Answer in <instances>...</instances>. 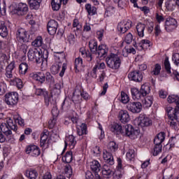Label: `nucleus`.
Segmentation results:
<instances>
[{"label":"nucleus","mask_w":179,"mask_h":179,"mask_svg":"<svg viewBox=\"0 0 179 179\" xmlns=\"http://www.w3.org/2000/svg\"><path fill=\"white\" fill-rule=\"evenodd\" d=\"M36 96H43L45 99V103H48V106L50 105V100L51 98L48 96V92L45 89L38 88L36 90Z\"/></svg>","instance_id":"nucleus-25"},{"label":"nucleus","mask_w":179,"mask_h":179,"mask_svg":"<svg viewBox=\"0 0 179 179\" xmlns=\"http://www.w3.org/2000/svg\"><path fill=\"white\" fill-rule=\"evenodd\" d=\"M54 57L56 64H62V61L65 59V53L64 52H54Z\"/></svg>","instance_id":"nucleus-32"},{"label":"nucleus","mask_w":179,"mask_h":179,"mask_svg":"<svg viewBox=\"0 0 179 179\" xmlns=\"http://www.w3.org/2000/svg\"><path fill=\"white\" fill-rule=\"evenodd\" d=\"M127 108L134 114H138L142 111V103L138 101H130L127 103Z\"/></svg>","instance_id":"nucleus-9"},{"label":"nucleus","mask_w":179,"mask_h":179,"mask_svg":"<svg viewBox=\"0 0 179 179\" xmlns=\"http://www.w3.org/2000/svg\"><path fill=\"white\" fill-rule=\"evenodd\" d=\"M40 146L42 149H48L50 146V137H48V130H44L41 134Z\"/></svg>","instance_id":"nucleus-15"},{"label":"nucleus","mask_w":179,"mask_h":179,"mask_svg":"<svg viewBox=\"0 0 179 179\" xmlns=\"http://www.w3.org/2000/svg\"><path fill=\"white\" fill-rule=\"evenodd\" d=\"M28 3L31 9H38L41 0H28Z\"/></svg>","instance_id":"nucleus-41"},{"label":"nucleus","mask_w":179,"mask_h":179,"mask_svg":"<svg viewBox=\"0 0 179 179\" xmlns=\"http://www.w3.org/2000/svg\"><path fill=\"white\" fill-rule=\"evenodd\" d=\"M15 12L18 16H24L29 12V6L25 3H18L15 6Z\"/></svg>","instance_id":"nucleus-14"},{"label":"nucleus","mask_w":179,"mask_h":179,"mask_svg":"<svg viewBox=\"0 0 179 179\" xmlns=\"http://www.w3.org/2000/svg\"><path fill=\"white\" fill-rule=\"evenodd\" d=\"M31 45L34 47H41L43 45V37H36V38L31 43Z\"/></svg>","instance_id":"nucleus-51"},{"label":"nucleus","mask_w":179,"mask_h":179,"mask_svg":"<svg viewBox=\"0 0 179 179\" xmlns=\"http://www.w3.org/2000/svg\"><path fill=\"white\" fill-rule=\"evenodd\" d=\"M145 27H146V25L142 23H139L136 25V30H137L138 36L139 37H144L145 36L144 31H145Z\"/></svg>","instance_id":"nucleus-39"},{"label":"nucleus","mask_w":179,"mask_h":179,"mask_svg":"<svg viewBox=\"0 0 179 179\" xmlns=\"http://www.w3.org/2000/svg\"><path fill=\"white\" fill-rule=\"evenodd\" d=\"M172 61L173 62V63L175 64V65H178L179 64V53H174L172 55Z\"/></svg>","instance_id":"nucleus-63"},{"label":"nucleus","mask_w":179,"mask_h":179,"mask_svg":"<svg viewBox=\"0 0 179 179\" xmlns=\"http://www.w3.org/2000/svg\"><path fill=\"white\" fill-rule=\"evenodd\" d=\"M128 78L129 80H133V82L141 83L143 79V75L140 71H133L129 73Z\"/></svg>","instance_id":"nucleus-17"},{"label":"nucleus","mask_w":179,"mask_h":179,"mask_svg":"<svg viewBox=\"0 0 179 179\" xmlns=\"http://www.w3.org/2000/svg\"><path fill=\"white\" fill-rule=\"evenodd\" d=\"M178 95H169L167 98L168 103H174L175 104L177 103V101H178Z\"/></svg>","instance_id":"nucleus-56"},{"label":"nucleus","mask_w":179,"mask_h":179,"mask_svg":"<svg viewBox=\"0 0 179 179\" xmlns=\"http://www.w3.org/2000/svg\"><path fill=\"white\" fill-rule=\"evenodd\" d=\"M106 65L110 69L117 71L121 66V59L117 54L110 53L106 59Z\"/></svg>","instance_id":"nucleus-4"},{"label":"nucleus","mask_w":179,"mask_h":179,"mask_svg":"<svg viewBox=\"0 0 179 179\" xmlns=\"http://www.w3.org/2000/svg\"><path fill=\"white\" fill-rule=\"evenodd\" d=\"M96 69H106V63L103 62H96V64L94 66Z\"/></svg>","instance_id":"nucleus-58"},{"label":"nucleus","mask_w":179,"mask_h":179,"mask_svg":"<svg viewBox=\"0 0 179 179\" xmlns=\"http://www.w3.org/2000/svg\"><path fill=\"white\" fill-rule=\"evenodd\" d=\"M13 80L16 83L17 89H23V86L24 85L23 84V81L22 80V79L17 78L13 79Z\"/></svg>","instance_id":"nucleus-59"},{"label":"nucleus","mask_w":179,"mask_h":179,"mask_svg":"<svg viewBox=\"0 0 179 179\" xmlns=\"http://www.w3.org/2000/svg\"><path fill=\"white\" fill-rule=\"evenodd\" d=\"M90 49L91 52L93 54H96L99 48L97 47V42L96 41H92L89 42Z\"/></svg>","instance_id":"nucleus-49"},{"label":"nucleus","mask_w":179,"mask_h":179,"mask_svg":"<svg viewBox=\"0 0 179 179\" xmlns=\"http://www.w3.org/2000/svg\"><path fill=\"white\" fill-rule=\"evenodd\" d=\"M177 142V138L176 137H172L169 141L168 145H170L169 150L174 148L176 146V143Z\"/></svg>","instance_id":"nucleus-64"},{"label":"nucleus","mask_w":179,"mask_h":179,"mask_svg":"<svg viewBox=\"0 0 179 179\" xmlns=\"http://www.w3.org/2000/svg\"><path fill=\"white\" fill-rule=\"evenodd\" d=\"M176 108L171 106H167L165 110L168 114V117L171 121H169L170 127L173 129H178L179 122V98L176 102Z\"/></svg>","instance_id":"nucleus-2"},{"label":"nucleus","mask_w":179,"mask_h":179,"mask_svg":"<svg viewBox=\"0 0 179 179\" xmlns=\"http://www.w3.org/2000/svg\"><path fill=\"white\" fill-rule=\"evenodd\" d=\"M115 2L117 0H114ZM127 3H128L127 0H117V6L120 9H124L127 6Z\"/></svg>","instance_id":"nucleus-57"},{"label":"nucleus","mask_w":179,"mask_h":179,"mask_svg":"<svg viewBox=\"0 0 179 179\" xmlns=\"http://www.w3.org/2000/svg\"><path fill=\"white\" fill-rule=\"evenodd\" d=\"M73 103H78L80 100V95L76 94V90L73 93V96L71 98Z\"/></svg>","instance_id":"nucleus-62"},{"label":"nucleus","mask_w":179,"mask_h":179,"mask_svg":"<svg viewBox=\"0 0 179 179\" xmlns=\"http://www.w3.org/2000/svg\"><path fill=\"white\" fill-rule=\"evenodd\" d=\"M128 54H136V50H135V48L129 46H125V48L123 50L122 55L123 57H128Z\"/></svg>","instance_id":"nucleus-40"},{"label":"nucleus","mask_w":179,"mask_h":179,"mask_svg":"<svg viewBox=\"0 0 179 179\" xmlns=\"http://www.w3.org/2000/svg\"><path fill=\"white\" fill-rule=\"evenodd\" d=\"M85 7V10H87V13L90 16H94V15H97V8H96V6H92L90 3H87Z\"/></svg>","instance_id":"nucleus-31"},{"label":"nucleus","mask_w":179,"mask_h":179,"mask_svg":"<svg viewBox=\"0 0 179 179\" xmlns=\"http://www.w3.org/2000/svg\"><path fill=\"white\" fill-rule=\"evenodd\" d=\"M77 134L79 136L82 135H87V125L85 123H82L80 125L76 126Z\"/></svg>","instance_id":"nucleus-29"},{"label":"nucleus","mask_w":179,"mask_h":179,"mask_svg":"<svg viewBox=\"0 0 179 179\" xmlns=\"http://www.w3.org/2000/svg\"><path fill=\"white\" fill-rule=\"evenodd\" d=\"M103 157L105 163H107V164H109L110 166H113L114 164V157H113V154L107 150H103Z\"/></svg>","instance_id":"nucleus-23"},{"label":"nucleus","mask_w":179,"mask_h":179,"mask_svg":"<svg viewBox=\"0 0 179 179\" xmlns=\"http://www.w3.org/2000/svg\"><path fill=\"white\" fill-rule=\"evenodd\" d=\"M4 101L7 106L13 107L19 101V94L17 92H8L4 96Z\"/></svg>","instance_id":"nucleus-8"},{"label":"nucleus","mask_w":179,"mask_h":179,"mask_svg":"<svg viewBox=\"0 0 179 179\" xmlns=\"http://www.w3.org/2000/svg\"><path fill=\"white\" fill-rule=\"evenodd\" d=\"M72 167L71 166V165H67L65 166L64 168V176H66V177H67V178H72Z\"/></svg>","instance_id":"nucleus-48"},{"label":"nucleus","mask_w":179,"mask_h":179,"mask_svg":"<svg viewBox=\"0 0 179 179\" xmlns=\"http://www.w3.org/2000/svg\"><path fill=\"white\" fill-rule=\"evenodd\" d=\"M110 131L114 134H117V135H120V134L124 133V129H122V126L117 123H113L110 126Z\"/></svg>","instance_id":"nucleus-30"},{"label":"nucleus","mask_w":179,"mask_h":179,"mask_svg":"<svg viewBox=\"0 0 179 179\" xmlns=\"http://www.w3.org/2000/svg\"><path fill=\"white\" fill-rule=\"evenodd\" d=\"M0 143H3L6 141V137L12 138V131H17V125L11 119H9L6 123H2L0 125ZM4 134V135H3ZM5 135L6 137H5Z\"/></svg>","instance_id":"nucleus-1"},{"label":"nucleus","mask_w":179,"mask_h":179,"mask_svg":"<svg viewBox=\"0 0 179 179\" xmlns=\"http://www.w3.org/2000/svg\"><path fill=\"white\" fill-rule=\"evenodd\" d=\"M108 150H110V152H115L118 149V145L115 142L110 141L108 145Z\"/></svg>","instance_id":"nucleus-54"},{"label":"nucleus","mask_w":179,"mask_h":179,"mask_svg":"<svg viewBox=\"0 0 179 179\" xmlns=\"http://www.w3.org/2000/svg\"><path fill=\"white\" fill-rule=\"evenodd\" d=\"M90 169L92 171H94V173H99V171H100V169H101V165L98 161L94 160L90 162Z\"/></svg>","instance_id":"nucleus-34"},{"label":"nucleus","mask_w":179,"mask_h":179,"mask_svg":"<svg viewBox=\"0 0 179 179\" xmlns=\"http://www.w3.org/2000/svg\"><path fill=\"white\" fill-rule=\"evenodd\" d=\"M15 68H16V62H15V61H12L10 64H8V65H7L4 73L6 80H11V82L13 81V70Z\"/></svg>","instance_id":"nucleus-11"},{"label":"nucleus","mask_w":179,"mask_h":179,"mask_svg":"<svg viewBox=\"0 0 179 179\" xmlns=\"http://www.w3.org/2000/svg\"><path fill=\"white\" fill-rule=\"evenodd\" d=\"M119 120L122 122L123 124L125 122H128L131 117H129V113H128V111L122 110L119 112Z\"/></svg>","instance_id":"nucleus-28"},{"label":"nucleus","mask_w":179,"mask_h":179,"mask_svg":"<svg viewBox=\"0 0 179 179\" xmlns=\"http://www.w3.org/2000/svg\"><path fill=\"white\" fill-rule=\"evenodd\" d=\"M135 150L132 149L129 150L126 154V157L129 162H134L135 160Z\"/></svg>","instance_id":"nucleus-47"},{"label":"nucleus","mask_w":179,"mask_h":179,"mask_svg":"<svg viewBox=\"0 0 179 179\" xmlns=\"http://www.w3.org/2000/svg\"><path fill=\"white\" fill-rule=\"evenodd\" d=\"M44 52L46 54L45 57H43V55L37 49H29L27 54L28 59L36 62V64H41L44 58H48V51L44 50Z\"/></svg>","instance_id":"nucleus-5"},{"label":"nucleus","mask_w":179,"mask_h":179,"mask_svg":"<svg viewBox=\"0 0 179 179\" xmlns=\"http://www.w3.org/2000/svg\"><path fill=\"white\" fill-rule=\"evenodd\" d=\"M29 71V64L26 62H22L19 65V74L20 75H26Z\"/></svg>","instance_id":"nucleus-36"},{"label":"nucleus","mask_w":179,"mask_h":179,"mask_svg":"<svg viewBox=\"0 0 179 179\" xmlns=\"http://www.w3.org/2000/svg\"><path fill=\"white\" fill-rule=\"evenodd\" d=\"M164 66L167 73H171V66H170V62H169V59H165Z\"/></svg>","instance_id":"nucleus-60"},{"label":"nucleus","mask_w":179,"mask_h":179,"mask_svg":"<svg viewBox=\"0 0 179 179\" xmlns=\"http://www.w3.org/2000/svg\"><path fill=\"white\" fill-rule=\"evenodd\" d=\"M163 145L162 144H155L153 149L151 151V153L153 156H157L159 153H162Z\"/></svg>","instance_id":"nucleus-42"},{"label":"nucleus","mask_w":179,"mask_h":179,"mask_svg":"<svg viewBox=\"0 0 179 179\" xmlns=\"http://www.w3.org/2000/svg\"><path fill=\"white\" fill-rule=\"evenodd\" d=\"M143 104L145 108H149V107H152V104H153V97L152 96H146L143 101Z\"/></svg>","instance_id":"nucleus-46"},{"label":"nucleus","mask_w":179,"mask_h":179,"mask_svg":"<svg viewBox=\"0 0 179 179\" xmlns=\"http://www.w3.org/2000/svg\"><path fill=\"white\" fill-rule=\"evenodd\" d=\"M114 13V7L113 6H108L106 8V10L104 14L105 17H110V16L113 15Z\"/></svg>","instance_id":"nucleus-55"},{"label":"nucleus","mask_w":179,"mask_h":179,"mask_svg":"<svg viewBox=\"0 0 179 179\" xmlns=\"http://www.w3.org/2000/svg\"><path fill=\"white\" fill-rule=\"evenodd\" d=\"M166 139V134L164 132H160L158 134L154 139L155 145H162Z\"/></svg>","instance_id":"nucleus-33"},{"label":"nucleus","mask_w":179,"mask_h":179,"mask_svg":"<svg viewBox=\"0 0 179 179\" xmlns=\"http://www.w3.org/2000/svg\"><path fill=\"white\" fill-rule=\"evenodd\" d=\"M83 65V60L80 57H78L75 59L74 69H76V73L79 72L80 68H82Z\"/></svg>","instance_id":"nucleus-43"},{"label":"nucleus","mask_w":179,"mask_h":179,"mask_svg":"<svg viewBox=\"0 0 179 179\" xmlns=\"http://www.w3.org/2000/svg\"><path fill=\"white\" fill-rule=\"evenodd\" d=\"M26 153L27 155H30L33 157H37L40 156L41 151L40 150V148H38L36 145H29L26 149Z\"/></svg>","instance_id":"nucleus-18"},{"label":"nucleus","mask_w":179,"mask_h":179,"mask_svg":"<svg viewBox=\"0 0 179 179\" xmlns=\"http://www.w3.org/2000/svg\"><path fill=\"white\" fill-rule=\"evenodd\" d=\"M132 40H134V36H132V34H127L124 38L125 43L127 44H131L132 43Z\"/></svg>","instance_id":"nucleus-61"},{"label":"nucleus","mask_w":179,"mask_h":179,"mask_svg":"<svg viewBox=\"0 0 179 179\" xmlns=\"http://www.w3.org/2000/svg\"><path fill=\"white\" fill-rule=\"evenodd\" d=\"M131 27H132V21L129 20L122 21L117 24V30L122 34L127 33Z\"/></svg>","instance_id":"nucleus-13"},{"label":"nucleus","mask_w":179,"mask_h":179,"mask_svg":"<svg viewBox=\"0 0 179 179\" xmlns=\"http://www.w3.org/2000/svg\"><path fill=\"white\" fill-rule=\"evenodd\" d=\"M73 159L72 151H68L66 155L62 157V160L64 163H71Z\"/></svg>","instance_id":"nucleus-44"},{"label":"nucleus","mask_w":179,"mask_h":179,"mask_svg":"<svg viewBox=\"0 0 179 179\" xmlns=\"http://www.w3.org/2000/svg\"><path fill=\"white\" fill-rule=\"evenodd\" d=\"M123 135L129 136L130 139H136L138 138V130H135L134 127L131 124H126L124 126V131H123Z\"/></svg>","instance_id":"nucleus-10"},{"label":"nucleus","mask_w":179,"mask_h":179,"mask_svg":"<svg viewBox=\"0 0 179 179\" xmlns=\"http://www.w3.org/2000/svg\"><path fill=\"white\" fill-rule=\"evenodd\" d=\"M47 29L49 34L54 36L58 29V22L55 21V20H50L48 22Z\"/></svg>","instance_id":"nucleus-19"},{"label":"nucleus","mask_w":179,"mask_h":179,"mask_svg":"<svg viewBox=\"0 0 179 179\" xmlns=\"http://www.w3.org/2000/svg\"><path fill=\"white\" fill-rule=\"evenodd\" d=\"M177 29V20L173 17H168L165 22V29L166 31H173Z\"/></svg>","instance_id":"nucleus-16"},{"label":"nucleus","mask_w":179,"mask_h":179,"mask_svg":"<svg viewBox=\"0 0 179 179\" xmlns=\"http://www.w3.org/2000/svg\"><path fill=\"white\" fill-rule=\"evenodd\" d=\"M152 121L151 120L150 117L143 115L139 117L138 125L142 128L145 127H150L152 126Z\"/></svg>","instance_id":"nucleus-21"},{"label":"nucleus","mask_w":179,"mask_h":179,"mask_svg":"<svg viewBox=\"0 0 179 179\" xmlns=\"http://www.w3.org/2000/svg\"><path fill=\"white\" fill-rule=\"evenodd\" d=\"M61 66H62V64L61 63H56L55 64H53L50 68V72L53 75H57V73L59 72Z\"/></svg>","instance_id":"nucleus-45"},{"label":"nucleus","mask_w":179,"mask_h":179,"mask_svg":"<svg viewBox=\"0 0 179 179\" xmlns=\"http://www.w3.org/2000/svg\"><path fill=\"white\" fill-rule=\"evenodd\" d=\"M124 175V169H122V160L121 158H117V170L113 171L111 177L113 179H120L122 178Z\"/></svg>","instance_id":"nucleus-12"},{"label":"nucleus","mask_w":179,"mask_h":179,"mask_svg":"<svg viewBox=\"0 0 179 179\" xmlns=\"http://www.w3.org/2000/svg\"><path fill=\"white\" fill-rule=\"evenodd\" d=\"M68 1L69 0H52L51 6L52 10L58 11L61 8V5H66L68 3Z\"/></svg>","instance_id":"nucleus-26"},{"label":"nucleus","mask_w":179,"mask_h":179,"mask_svg":"<svg viewBox=\"0 0 179 179\" xmlns=\"http://www.w3.org/2000/svg\"><path fill=\"white\" fill-rule=\"evenodd\" d=\"M33 79L36 80V82H39L41 85L44 83V82H47L50 85H54L55 83V80L54 79V76L51 75V73L46 71H41L36 73H34L32 75Z\"/></svg>","instance_id":"nucleus-3"},{"label":"nucleus","mask_w":179,"mask_h":179,"mask_svg":"<svg viewBox=\"0 0 179 179\" xmlns=\"http://www.w3.org/2000/svg\"><path fill=\"white\" fill-rule=\"evenodd\" d=\"M65 146L63 152H65L67 146H69L70 149H73L76 145V139L73 136V135H69L66 137V140L64 141Z\"/></svg>","instance_id":"nucleus-20"},{"label":"nucleus","mask_w":179,"mask_h":179,"mask_svg":"<svg viewBox=\"0 0 179 179\" xmlns=\"http://www.w3.org/2000/svg\"><path fill=\"white\" fill-rule=\"evenodd\" d=\"M25 176L27 178L36 179L38 176V173L35 169H30L26 171Z\"/></svg>","instance_id":"nucleus-37"},{"label":"nucleus","mask_w":179,"mask_h":179,"mask_svg":"<svg viewBox=\"0 0 179 179\" xmlns=\"http://www.w3.org/2000/svg\"><path fill=\"white\" fill-rule=\"evenodd\" d=\"M16 38L17 41L19 43H29V41L34 38V34H29L26 31V29L23 28H20L16 31Z\"/></svg>","instance_id":"nucleus-7"},{"label":"nucleus","mask_w":179,"mask_h":179,"mask_svg":"<svg viewBox=\"0 0 179 179\" xmlns=\"http://www.w3.org/2000/svg\"><path fill=\"white\" fill-rule=\"evenodd\" d=\"M165 5L168 10L173 12L176 9V6H177V2H176V0H167Z\"/></svg>","instance_id":"nucleus-38"},{"label":"nucleus","mask_w":179,"mask_h":179,"mask_svg":"<svg viewBox=\"0 0 179 179\" xmlns=\"http://www.w3.org/2000/svg\"><path fill=\"white\" fill-rule=\"evenodd\" d=\"M134 47H135L136 50H138V51L147 50V48H149L150 47V41L148 39H143L138 45L136 43H134Z\"/></svg>","instance_id":"nucleus-22"},{"label":"nucleus","mask_w":179,"mask_h":179,"mask_svg":"<svg viewBox=\"0 0 179 179\" xmlns=\"http://www.w3.org/2000/svg\"><path fill=\"white\" fill-rule=\"evenodd\" d=\"M120 101L123 103V104H127V103H129V96H128V94H127V93L122 91L120 92Z\"/></svg>","instance_id":"nucleus-50"},{"label":"nucleus","mask_w":179,"mask_h":179,"mask_svg":"<svg viewBox=\"0 0 179 179\" xmlns=\"http://www.w3.org/2000/svg\"><path fill=\"white\" fill-rule=\"evenodd\" d=\"M108 52V46L106 44L99 45L98 46V50L96 51V54L98 57L100 58L106 57Z\"/></svg>","instance_id":"nucleus-27"},{"label":"nucleus","mask_w":179,"mask_h":179,"mask_svg":"<svg viewBox=\"0 0 179 179\" xmlns=\"http://www.w3.org/2000/svg\"><path fill=\"white\" fill-rule=\"evenodd\" d=\"M131 92L134 100H141L142 97H145L150 93V87L149 86L142 85L140 90L137 88H132Z\"/></svg>","instance_id":"nucleus-6"},{"label":"nucleus","mask_w":179,"mask_h":179,"mask_svg":"<svg viewBox=\"0 0 179 179\" xmlns=\"http://www.w3.org/2000/svg\"><path fill=\"white\" fill-rule=\"evenodd\" d=\"M0 36L6 37L8 36V27L5 24V21H0Z\"/></svg>","instance_id":"nucleus-35"},{"label":"nucleus","mask_w":179,"mask_h":179,"mask_svg":"<svg viewBox=\"0 0 179 179\" xmlns=\"http://www.w3.org/2000/svg\"><path fill=\"white\" fill-rule=\"evenodd\" d=\"M102 175L104 178H111V176H113V169L109 164H103L102 167Z\"/></svg>","instance_id":"nucleus-24"},{"label":"nucleus","mask_w":179,"mask_h":179,"mask_svg":"<svg viewBox=\"0 0 179 179\" xmlns=\"http://www.w3.org/2000/svg\"><path fill=\"white\" fill-rule=\"evenodd\" d=\"M162 71V65L156 64L155 65L154 69L152 71L151 73L155 76L160 75V71Z\"/></svg>","instance_id":"nucleus-53"},{"label":"nucleus","mask_w":179,"mask_h":179,"mask_svg":"<svg viewBox=\"0 0 179 179\" xmlns=\"http://www.w3.org/2000/svg\"><path fill=\"white\" fill-rule=\"evenodd\" d=\"M50 107L52 108V114L54 117H57L58 115V108H57V102L53 101V102H50Z\"/></svg>","instance_id":"nucleus-52"}]
</instances>
